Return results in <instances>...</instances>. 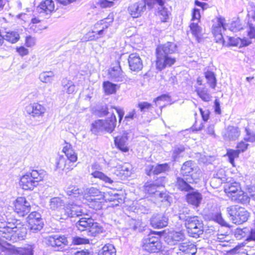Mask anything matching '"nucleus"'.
Here are the masks:
<instances>
[{"mask_svg": "<svg viewBox=\"0 0 255 255\" xmlns=\"http://www.w3.org/2000/svg\"><path fill=\"white\" fill-rule=\"evenodd\" d=\"M179 250L182 253L181 255H194L197 252L196 246L190 242L180 244Z\"/></svg>", "mask_w": 255, "mask_h": 255, "instance_id": "b1692460", "label": "nucleus"}, {"mask_svg": "<svg viewBox=\"0 0 255 255\" xmlns=\"http://www.w3.org/2000/svg\"><path fill=\"white\" fill-rule=\"evenodd\" d=\"M128 63L129 69L132 71L138 72L142 69V61L137 53H131L129 55Z\"/></svg>", "mask_w": 255, "mask_h": 255, "instance_id": "2eb2a0df", "label": "nucleus"}, {"mask_svg": "<svg viewBox=\"0 0 255 255\" xmlns=\"http://www.w3.org/2000/svg\"><path fill=\"white\" fill-rule=\"evenodd\" d=\"M239 152L238 150L234 149L228 150L227 152V155L229 157V162L234 165V159L235 158H237L239 155Z\"/></svg>", "mask_w": 255, "mask_h": 255, "instance_id": "603ef678", "label": "nucleus"}, {"mask_svg": "<svg viewBox=\"0 0 255 255\" xmlns=\"http://www.w3.org/2000/svg\"><path fill=\"white\" fill-rule=\"evenodd\" d=\"M67 195L72 198L78 197L83 193L82 190L76 186H72L67 188L66 190Z\"/></svg>", "mask_w": 255, "mask_h": 255, "instance_id": "58836bf2", "label": "nucleus"}, {"mask_svg": "<svg viewBox=\"0 0 255 255\" xmlns=\"http://www.w3.org/2000/svg\"><path fill=\"white\" fill-rule=\"evenodd\" d=\"M186 200L189 204L197 207L202 200V195L198 191H192L187 194Z\"/></svg>", "mask_w": 255, "mask_h": 255, "instance_id": "5701e85b", "label": "nucleus"}, {"mask_svg": "<svg viewBox=\"0 0 255 255\" xmlns=\"http://www.w3.org/2000/svg\"><path fill=\"white\" fill-rule=\"evenodd\" d=\"M27 222L28 228L31 233H37L43 227L41 215L37 212H32L28 215Z\"/></svg>", "mask_w": 255, "mask_h": 255, "instance_id": "9d476101", "label": "nucleus"}, {"mask_svg": "<svg viewBox=\"0 0 255 255\" xmlns=\"http://www.w3.org/2000/svg\"><path fill=\"white\" fill-rule=\"evenodd\" d=\"M31 179L38 185V182L43 180V175L42 172H39L36 170H32L30 172H27Z\"/></svg>", "mask_w": 255, "mask_h": 255, "instance_id": "49530a36", "label": "nucleus"}, {"mask_svg": "<svg viewBox=\"0 0 255 255\" xmlns=\"http://www.w3.org/2000/svg\"><path fill=\"white\" fill-rule=\"evenodd\" d=\"M228 39L229 40V44L231 45L236 46H247L250 44L252 42L250 40H249L245 38L244 39H241L239 37L235 38L232 37H229Z\"/></svg>", "mask_w": 255, "mask_h": 255, "instance_id": "72a5a7b5", "label": "nucleus"}, {"mask_svg": "<svg viewBox=\"0 0 255 255\" xmlns=\"http://www.w3.org/2000/svg\"><path fill=\"white\" fill-rule=\"evenodd\" d=\"M190 29L193 34L198 36L201 32V28L196 23H191L190 25Z\"/></svg>", "mask_w": 255, "mask_h": 255, "instance_id": "bf43d9fd", "label": "nucleus"}, {"mask_svg": "<svg viewBox=\"0 0 255 255\" xmlns=\"http://www.w3.org/2000/svg\"><path fill=\"white\" fill-rule=\"evenodd\" d=\"M158 186L156 183H146L145 185V190L150 194L157 195L158 191L157 190V188Z\"/></svg>", "mask_w": 255, "mask_h": 255, "instance_id": "de8ad7c7", "label": "nucleus"}, {"mask_svg": "<svg viewBox=\"0 0 255 255\" xmlns=\"http://www.w3.org/2000/svg\"><path fill=\"white\" fill-rule=\"evenodd\" d=\"M155 232H151L142 240L143 249L149 253H156L161 249L160 236H155Z\"/></svg>", "mask_w": 255, "mask_h": 255, "instance_id": "1a4fd4ad", "label": "nucleus"}, {"mask_svg": "<svg viewBox=\"0 0 255 255\" xmlns=\"http://www.w3.org/2000/svg\"><path fill=\"white\" fill-rule=\"evenodd\" d=\"M241 190L240 185L236 182L227 184L224 189L225 192L231 200L232 196L236 195L238 191Z\"/></svg>", "mask_w": 255, "mask_h": 255, "instance_id": "bb28decb", "label": "nucleus"}, {"mask_svg": "<svg viewBox=\"0 0 255 255\" xmlns=\"http://www.w3.org/2000/svg\"><path fill=\"white\" fill-rule=\"evenodd\" d=\"M169 166L167 163L157 164L155 167L153 165H149L145 169L146 173L150 176L152 173L159 174L162 172L168 171Z\"/></svg>", "mask_w": 255, "mask_h": 255, "instance_id": "4be33fe9", "label": "nucleus"}, {"mask_svg": "<svg viewBox=\"0 0 255 255\" xmlns=\"http://www.w3.org/2000/svg\"><path fill=\"white\" fill-rule=\"evenodd\" d=\"M64 204L63 201L59 197H54L49 202L50 208L52 210L58 209Z\"/></svg>", "mask_w": 255, "mask_h": 255, "instance_id": "37998d69", "label": "nucleus"}, {"mask_svg": "<svg viewBox=\"0 0 255 255\" xmlns=\"http://www.w3.org/2000/svg\"><path fill=\"white\" fill-rule=\"evenodd\" d=\"M141 222L139 220H136L134 219H131L129 221L130 228L133 230H136L140 226Z\"/></svg>", "mask_w": 255, "mask_h": 255, "instance_id": "e2e57ef3", "label": "nucleus"}, {"mask_svg": "<svg viewBox=\"0 0 255 255\" xmlns=\"http://www.w3.org/2000/svg\"><path fill=\"white\" fill-rule=\"evenodd\" d=\"M104 130L103 120H98L92 124L91 131L95 134L98 132Z\"/></svg>", "mask_w": 255, "mask_h": 255, "instance_id": "79ce46f5", "label": "nucleus"}, {"mask_svg": "<svg viewBox=\"0 0 255 255\" xmlns=\"http://www.w3.org/2000/svg\"><path fill=\"white\" fill-rule=\"evenodd\" d=\"M177 51V45L172 42H167L158 45L155 50L156 68L160 71L174 65L176 58L173 55Z\"/></svg>", "mask_w": 255, "mask_h": 255, "instance_id": "7ed1b4c3", "label": "nucleus"}, {"mask_svg": "<svg viewBox=\"0 0 255 255\" xmlns=\"http://www.w3.org/2000/svg\"><path fill=\"white\" fill-rule=\"evenodd\" d=\"M179 218L184 222L185 226L190 237L197 238L203 234V224L200 217L179 214Z\"/></svg>", "mask_w": 255, "mask_h": 255, "instance_id": "20e7f679", "label": "nucleus"}, {"mask_svg": "<svg viewBox=\"0 0 255 255\" xmlns=\"http://www.w3.org/2000/svg\"><path fill=\"white\" fill-rule=\"evenodd\" d=\"M86 216L81 218L76 224L77 229L86 232L88 235L95 237L103 232V228L86 213V210L82 206L75 204L68 203L64 205L61 211V219L66 220L69 218Z\"/></svg>", "mask_w": 255, "mask_h": 255, "instance_id": "f257e3e1", "label": "nucleus"}, {"mask_svg": "<svg viewBox=\"0 0 255 255\" xmlns=\"http://www.w3.org/2000/svg\"><path fill=\"white\" fill-rule=\"evenodd\" d=\"M226 212L230 219L236 224H242L247 222L250 216V213L246 209L238 205L227 207Z\"/></svg>", "mask_w": 255, "mask_h": 255, "instance_id": "0eeeda50", "label": "nucleus"}, {"mask_svg": "<svg viewBox=\"0 0 255 255\" xmlns=\"http://www.w3.org/2000/svg\"><path fill=\"white\" fill-rule=\"evenodd\" d=\"M72 243L74 245L86 244L89 243L88 239L81 238L79 237H73L72 239Z\"/></svg>", "mask_w": 255, "mask_h": 255, "instance_id": "4d7b16f0", "label": "nucleus"}, {"mask_svg": "<svg viewBox=\"0 0 255 255\" xmlns=\"http://www.w3.org/2000/svg\"><path fill=\"white\" fill-rule=\"evenodd\" d=\"M249 144L244 141H241L237 146V149L239 153L245 151L248 147Z\"/></svg>", "mask_w": 255, "mask_h": 255, "instance_id": "0e129e2a", "label": "nucleus"}, {"mask_svg": "<svg viewBox=\"0 0 255 255\" xmlns=\"http://www.w3.org/2000/svg\"><path fill=\"white\" fill-rule=\"evenodd\" d=\"M103 89L106 94H113L116 92L117 85L109 81L104 82L103 84Z\"/></svg>", "mask_w": 255, "mask_h": 255, "instance_id": "ea45409f", "label": "nucleus"}, {"mask_svg": "<svg viewBox=\"0 0 255 255\" xmlns=\"http://www.w3.org/2000/svg\"><path fill=\"white\" fill-rule=\"evenodd\" d=\"M3 40L4 39L11 43H16L19 39V34L16 31L6 32V34L2 36Z\"/></svg>", "mask_w": 255, "mask_h": 255, "instance_id": "4c0bfd02", "label": "nucleus"}, {"mask_svg": "<svg viewBox=\"0 0 255 255\" xmlns=\"http://www.w3.org/2000/svg\"><path fill=\"white\" fill-rule=\"evenodd\" d=\"M64 82H63V86L64 91L67 94H73L75 91V86L72 81H68L67 83L64 84Z\"/></svg>", "mask_w": 255, "mask_h": 255, "instance_id": "8fccbe9b", "label": "nucleus"}, {"mask_svg": "<svg viewBox=\"0 0 255 255\" xmlns=\"http://www.w3.org/2000/svg\"><path fill=\"white\" fill-rule=\"evenodd\" d=\"M104 197L102 192L93 187L87 188L83 196L86 200L93 204L92 205L96 210L102 208V204L100 200L103 199Z\"/></svg>", "mask_w": 255, "mask_h": 255, "instance_id": "6e6552de", "label": "nucleus"}, {"mask_svg": "<svg viewBox=\"0 0 255 255\" xmlns=\"http://www.w3.org/2000/svg\"><path fill=\"white\" fill-rule=\"evenodd\" d=\"M195 164L191 160L187 161L184 163L181 167V173L184 177H193L192 172L195 168Z\"/></svg>", "mask_w": 255, "mask_h": 255, "instance_id": "a878e982", "label": "nucleus"}, {"mask_svg": "<svg viewBox=\"0 0 255 255\" xmlns=\"http://www.w3.org/2000/svg\"><path fill=\"white\" fill-rule=\"evenodd\" d=\"M62 149L65 155H60L56 159V166L57 169L70 170L73 169L72 163L77 160V154L71 147V145L66 143Z\"/></svg>", "mask_w": 255, "mask_h": 255, "instance_id": "39448f33", "label": "nucleus"}, {"mask_svg": "<svg viewBox=\"0 0 255 255\" xmlns=\"http://www.w3.org/2000/svg\"><path fill=\"white\" fill-rule=\"evenodd\" d=\"M204 75L207 80V83L211 88L214 89L217 84V80L215 73L213 72L208 70L204 73Z\"/></svg>", "mask_w": 255, "mask_h": 255, "instance_id": "f704fd0d", "label": "nucleus"}, {"mask_svg": "<svg viewBox=\"0 0 255 255\" xmlns=\"http://www.w3.org/2000/svg\"><path fill=\"white\" fill-rule=\"evenodd\" d=\"M146 0H138L128 6V10L129 14L133 18L140 16L146 10Z\"/></svg>", "mask_w": 255, "mask_h": 255, "instance_id": "9b49d317", "label": "nucleus"}, {"mask_svg": "<svg viewBox=\"0 0 255 255\" xmlns=\"http://www.w3.org/2000/svg\"><path fill=\"white\" fill-rule=\"evenodd\" d=\"M114 110H115L118 114L119 122H120L124 115V112L122 110L117 108L113 107L112 106H111L110 108L107 106H104L101 109V114L103 116H106L108 114H111L110 118H108L106 120H103L104 130L110 133H111L114 131L116 126L117 120Z\"/></svg>", "mask_w": 255, "mask_h": 255, "instance_id": "423d86ee", "label": "nucleus"}, {"mask_svg": "<svg viewBox=\"0 0 255 255\" xmlns=\"http://www.w3.org/2000/svg\"><path fill=\"white\" fill-rule=\"evenodd\" d=\"M147 5L149 7H153L155 4H158L160 7L164 6L166 0H146Z\"/></svg>", "mask_w": 255, "mask_h": 255, "instance_id": "13d9d810", "label": "nucleus"}, {"mask_svg": "<svg viewBox=\"0 0 255 255\" xmlns=\"http://www.w3.org/2000/svg\"><path fill=\"white\" fill-rule=\"evenodd\" d=\"M168 220V218L165 215H156L151 218L150 224L155 228H162L167 225Z\"/></svg>", "mask_w": 255, "mask_h": 255, "instance_id": "412c9836", "label": "nucleus"}, {"mask_svg": "<svg viewBox=\"0 0 255 255\" xmlns=\"http://www.w3.org/2000/svg\"><path fill=\"white\" fill-rule=\"evenodd\" d=\"M25 110L28 115L33 118L42 117L46 112L45 108L37 103L28 105L25 107Z\"/></svg>", "mask_w": 255, "mask_h": 255, "instance_id": "ddd939ff", "label": "nucleus"}, {"mask_svg": "<svg viewBox=\"0 0 255 255\" xmlns=\"http://www.w3.org/2000/svg\"><path fill=\"white\" fill-rule=\"evenodd\" d=\"M30 210V204L24 197H18L14 203V212L19 216H24Z\"/></svg>", "mask_w": 255, "mask_h": 255, "instance_id": "f8f14e48", "label": "nucleus"}, {"mask_svg": "<svg viewBox=\"0 0 255 255\" xmlns=\"http://www.w3.org/2000/svg\"><path fill=\"white\" fill-rule=\"evenodd\" d=\"M232 201L243 204H246L250 202V198L248 194L243 191H238L236 195L232 196Z\"/></svg>", "mask_w": 255, "mask_h": 255, "instance_id": "c85d7f7f", "label": "nucleus"}, {"mask_svg": "<svg viewBox=\"0 0 255 255\" xmlns=\"http://www.w3.org/2000/svg\"><path fill=\"white\" fill-rule=\"evenodd\" d=\"M20 184L24 190H32L37 185L27 173L21 177Z\"/></svg>", "mask_w": 255, "mask_h": 255, "instance_id": "393cba45", "label": "nucleus"}, {"mask_svg": "<svg viewBox=\"0 0 255 255\" xmlns=\"http://www.w3.org/2000/svg\"><path fill=\"white\" fill-rule=\"evenodd\" d=\"M120 196V195L115 193L113 195L110 196V197L107 199V200L110 201L114 202V204L113 205L118 206L119 204H121L123 202V199Z\"/></svg>", "mask_w": 255, "mask_h": 255, "instance_id": "6e6d98bb", "label": "nucleus"}, {"mask_svg": "<svg viewBox=\"0 0 255 255\" xmlns=\"http://www.w3.org/2000/svg\"><path fill=\"white\" fill-rule=\"evenodd\" d=\"M138 107L141 112L145 113L148 111V110L151 108L152 105L147 102H141L138 104Z\"/></svg>", "mask_w": 255, "mask_h": 255, "instance_id": "5fc2aeb1", "label": "nucleus"}, {"mask_svg": "<svg viewBox=\"0 0 255 255\" xmlns=\"http://www.w3.org/2000/svg\"><path fill=\"white\" fill-rule=\"evenodd\" d=\"M54 77L53 72L52 71H46L41 73L39 75L40 81L43 83H51Z\"/></svg>", "mask_w": 255, "mask_h": 255, "instance_id": "c03bdc74", "label": "nucleus"}, {"mask_svg": "<svg viewBox=\"0 0 255 255\" xmlns=\"http://www.w3.org/2000/svg\"><path fill=\"white\" fill-rule=\"evenodd\" d=\"M117 172H118V173H116L117 175L128 177L130 175L132 172V167L130 164L125 163L123 164L119 165L118 167H117Z\"/></svg>", "mask_w": 255, "mask_h": 255, "instance_id": "cd10ccee", "label": "nucleus"}, {"mask_svg": "<svg viewBox=\"0 0 255 255\" xmlns=\"http://www.w3.org/2000/svg\"><path fill=\"white\" fill-rule=\"evenodd\" d=\"M98 255H116V250L113 245L107 244L99 251Z\"/></svg>", "mask_w": 255, "mask_h": 255, "instance_id": "c9c22d12", "label": "nucleus"}, {"mask_svg": "<svg viewBox=\"0 0 255 255\" xmlns=\"http://www.w3.org/2000/svg\"><path fill=\"white\" fill-rule=\"evenodd\" d=\"M54 3L52 0H43L37 7V10L40 14L48 15L54 11Z\"/></svg>", "mask_w": 255, "mask_h": 255, "instance_id": "a211bd4d", "label": "nucleus"}, {"mask_svg": "<svg viewBox=\"0 0 255 255\" xmlns=\"http://www.w3.org/2000/svg\"><path fill=\"white\" fill-rule=\"evenodd\" d=\"M109 74L112 80L117 82L124 80V75L118 61H116L114 65L109 70Z\"/></svg>", "mask_w": 255, "mask_h": 255, "instance_id": "dca6fc26", "label": "nucleus"}, {"mask_svg": "<svg viewBox=\"0 0 255 255\" xmlns=\"http://www.w3.org/2000/svg\"><path fill=\"white\" fill-rule=\"evenodd\" d=\"M247 237L249 241H255V229H249V233H248Z\"/></svg>", "mask_w": 255, "mask_h": 255, "instance_id": "338daca9", "label": "nucleus"}, {"mask_svg": "<svg viewBox=\"0 0 255 255\" xmlns=\"http://www.w3.org/2000/svg\"><path fill=\"white\" fill-rule=\"evenodd\" d=\"M245 131L246 132V135L244 137V139L247 141H255V132L251 131L248 128H246Z\"/></svg>", "mask_w": 255, "mask_h": 255, "instance_id": "864d4df0", "label": "nucleus"}, {"mask_svg": "<svg viewBox=\"0 0 255 255\" xmlns=\"http://www.w3.org/2000/svg\"><path fill=\"white\" fill-rule=\"evenodd\" d=\"M185 239V235L182 231H172L167 234L165 238V241L169 245H175L178 242L183 241Z\"/></svg>", "mask_w": 255, "mask_h": 255, "instance_id": "f3484780", "label": "nucleus"}, {"mask_svg": "<svg viewBox=\"0 0 255 255\" xmlns=\"http://www.w3.org/2000/svg\"><path fill=\"white\" fill-rule=\"evenodd\" d=\"M74 255H93V253L88 250H82L76 252Z\"/></svg>", "mask_w": 255, "mask_h": 255, "instance_id": "774afa93", "label": "nucleus"}, {"mask_svg": "<svg viewBox=\"0 0 255 255\" xmlns=\"http://www.w3.org/2000/svg\"><path fill=\"white\" fill-rule=\"evenodd\" d=\"M27 229L19 220L7 218L6 227L0 231V246L1 247V251L10 252L12 246L7 241L14 243L23 240L25 239Z\"/></svg>", "mask_w": 255, "mask_h": 255, "instance_id": "f03ea898", "label": "nucleus"}, {"mask_svg": "<svg viewBox=\"0 0 255 255\" xmlns=\"http://www.w3.org/2000/svg\"><path fill=\"white\" fill-rule=\"evenodd\" d=\"M212 219L213 220L216 221L218 223L223 225L224 221L222 217L221 214L220 213H216L213 214L212 216Z\"/></svg>", "mask_w": 255, "mask_h": 255, "instance_id": "680f3d73", "label": "nucleus"}, {"mask_svg": "<svg viewBox=\"0 0 255 255\" xmlns=\"http://www.w3.org/2000/svg\"><path fill=\"white\" fill-rule=\"evenodd\" d=\"M248 233H249V228H237L235 231V236L238 239H241L247 237Z\"/></svg>", "mask_w": 255, "mask_h": 255, "instance_id": "09e8293b", "label": "nucleus"}, {"mask_svg": "<svg viewBox=\"0 0 255 255\" xmlns=\"http://www.w3.org/2000/svg\"><path fill=\"white\" fill-rule=\"evenodd\" d=\"M185 148L183 145H177L174 147L173 150V153L172 157L173 160H176L178 157L180 156V155L184 152Z\"/></svg>", "mask_w": 255, "mask_h": 255, "instance_id": "3c124183", "label": "nucleus"}, {"mask_svg": "<svg viewBox=\"0 0 255 255\" xmlns=\"http://www.w3.org/2000/svg\"><path fill=\"white\" fill-rule=\"evenodd\" d=\"M91 169L93 170L91 172V175H92L93 177L98 178L105 182L106 183L112 184L113 182V181L111 178L99 171L100 167L98 164L94 163L92 164Z\"/></svg>", "mask_w": 255, "mask_h": 255, "instance_id": "6ab92c4d", "label": "nucleus"}, {"mask_svg": "<svg viewBox=\"0 0 255 255\" xmlns=\"http://www.w3.org/2000/svg\"><path fill=\"white\" fill-rule=\"evenodd\" d=\"M248 35L251 39L255 38V27H254L252 24H249V29L248 31Z\"/></svg>", "mask_w": 255, "mask_h": 255, "instance_id": "69168bd1", "label": "nucleus"}, {"mask_svg": "<svg viewBox=\"0 0 255 255\" xmlns=\"http://www.w3.org/2000/svg\"><path fill=\"white\" fill-rule=\"evenodd\" d=\"M195 91L198 96L204 102H209L212 96L209 93V90L206 87H196Z\"/></svg>", "mask_w": 255, "mask_h": 255, "instance_id": "473e14b6", "label": "nucleus"}, {"mask_svg": "<svg viewBox=\"0 0 255 255\" xmlns=\"http://www.w3.org/2000/svg\"><path fill=\"white\" fill-rule=\"evenodd\" d=\"M170 14L169 11L165 6L158 7V16L162 22H167Z\"/></svg>", "mask_w": 255, "mask_h": 255, "instance_id": "a19ab883", "label": "nucleus"}, {"mask_svg": "<svg viewBox=\"0 0 255 255\" xmlns=\"http://www.w3.org/2000/svg\"><path fill=\"white\" fill-rule=\"evenodd\" d=\"M127 135L119 136L115 138V143L117 147L124 152H127L128 150V148L126 145L128 140Z\"/></svg>", "mask_w": 255, "mask_h": 255, "instance_id": "2f4dec72", "label": "nucleus"}, {"mask_svg": "<svg viewBox=\"0 0 255 255\" xmlns=\"http://www.w3.org/2000/svg\"><path fill=\"white\" fill-rule=\"evenodd\" d=\"M108 26L105 25V27L103 26L102 28L99 30H95L90 31L85 34L84 36V39L86 41H93L96 40L102 36L105 28H107Z\"/></svg>", "mask_w": 255, "mask_h": 255, "instance_id": "c756f323", "label": "nucleus"}, {"mask_svg": "<svg viewBox=\"0 0 255 255\" xmlns=\"http://www.w3.org/2000/svg\"><path fill=\"white\" fill-rule=\"evenodd\" d=\"M99 4L101 7L106 8L112 6L114 4V2L113 0H100Z\"/></svg>", "mask_w": 255, "mask_h": 255, "instance_id": "052dcab7", "label": "nucleus"}, {"mask_svg": "<svg viewBox=\"0 0 255 255\" xmlns=\"http://www.w3.org/2000/svg\"><path fill=\"white\" fill-rule=\"evenodd\" d=\"M47 244L59 250L62 249L65 245L68 244V241L64 236L55 235L47 237Z\"/></svg>", "mask_w": 255, "mask_h": 255, "instance_id": "4468645a", "label": "nucleus"}, {"mask_svg": "<svg viewBox=\"0 0 255 255\" xmlns=\"http://www.w3.org/2000/svg\"><path fill=\"white\" fill-rule=\"evenodd\" d=\"M195 182L194 177H185L181 178L178 177L177 178L176 186L181 191H189L193 189L192 187L189 185L190 183Z\"/></svg>", "mask_w": 255, "mask_h": 255, "instance_id": "aec40b11", "label": "nucleus"}, {"mask_svg": "<svg viewBox=\"0 0 255 255\" xmlns=\"http://www.w3.org/2000/svg\"><path fill=\"white\" fill-rule=\"evenodd\" d=\"M218 23L213 26L212 32L213 34H222V30H225V19L222 17L218 18Z\"/></svg>", "mask_w": 255, "mask_h": 255, "instance_id": "e433bc0d", "label": "nucleus"}, {"mask_svg": "<svg viewBox=\"0 0 255 255\" xmlns=\"http://www.w3.org/2000/svg\"><path fill=\"white\" fill-rule=\"evenodd\" d=\"M240 132L238 128L229 126L225 134V138L229 140H236L240 136Z\"/></svg>", "mask_w": 255, "mask_h": 255, "instance_id": "7c9ffc66", "label": "nucleus"}, {"mask_svg": "<svg viewBox=\"0 0 255 255\" xmlns=\"http://www.w3.org/2000/svg\"><path fill=\"white\" fill-rule=\"evenodd\" d=\"M15 251L19 255H33V248L30 245L24 248H18Z\"/></svg>", "mask_w": 255, "mask_h": 255, "instance_id": "a18cd8bd", "label": "nucleus"}]
</instances>
